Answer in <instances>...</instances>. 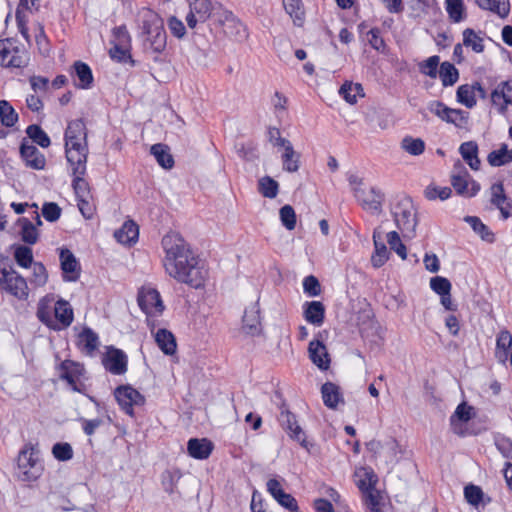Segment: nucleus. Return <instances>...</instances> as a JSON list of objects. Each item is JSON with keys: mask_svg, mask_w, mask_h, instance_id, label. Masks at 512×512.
I'll list each match as a JSON object with an SVG mask.
<instances>
[{"mask_svg": "<svg viewBox=\"0 0 512 512\" xmlns=\"http://www.w3.org/2000/svg\"><path fill=\"white\" fill-rule=\"evenodd\" d=\"M512 349V335L507 330H502L497 336L495 356L504 365L508 361L509 352Z\"/></svg>", "mask_w": 512, "mask_h": 512, "instance_id": "nucleus-29", "label": "nucleus"}, {"mask_svg": "<svg viewBox=\"0 0 512 512\" xmlns=\"http://www.w3.org/2000/svg\"><path fill=\"white\" fill-rule=\"evenodd\" d=\"M155 342L159 349L166 355H173L177 350L176 339L167 329H159L155 333Z\"/></svg>", "mask_w": 512, "mask_h": 512, "instance_id": "nucleus-32", "label": "nucleus"}, {"mask_svg": "<svg viewBox=\"0 0 512 512\" xmlns=\"http://www.w3.org/2000/svg\"><path fill=\"white\" fill-rule=\"evenodd\" d=\"M38 0H20L16 9V21L19 27H23L27 23L26 12L37 10Z\"/></svg>", "mask_w": 512, "mask_h": 512, "instance_id": "nucleus-50", "label": "nucleus"}, {"mask_svg": "<svg viewBox=\"0 0 512 512\" xmlns=\"http://www.w3.org/2000/svg\"><path fill=\"white\" fill-rule=\"evenodd\" d=\"M224 21L227 25V28H233L234 31L231 34L238 36L240 38L246 36V30L244 24L233 14L231 11L224 12Z\"/></svg>", "mask_w": 512, "mask_h": 512, "instance_id": "nucleus-55", "label": "nucleus"}, {"mask_svg": "<svg viewBox=\"0 0 512 512\" xmlns=\"http://www.w3.org/2000/svg\"><path fill=\"white\" fill-rule=\"evenodd\" d=\"M52 454L58 461H69L73 458L72 446L67 442H59L53 445Z\"/></svg>", "mask_w": 512, "mask_h": 512, "instance_id": "nucleus-58", "label": "nucleus"}, {"mask_svg": "<svg viewBox=\"0 0 512 512\" xmlns=\"http://www.w3.org/2000/svg\"><path fill=\"white\" fill-rule=\"evenodd\" d=\"M59 377L65 380L75 392L84 393L85 385L81 382L84 375V366L72 360H64L59 366Z\"/></svg>", "mask_w": 512, "mask_h": 512, "instance_id": "nucleus-9", "label": "nucleus"}, {"mask_svg": "<svg viewBox=\"0 0 512 512\" xmlns=\"http://www.w3.org/2000/svg\"><path fill=\"white\" fill-rule=\"evenodd\" d=\"M439 77L444 87L452 86L458 81L459 72L452 63L445 61L440 65Z\"/></svg>", "mask_w": 512, "mask_h": 512, "instance_id": "nucleus-42", "label": "nucleus"}, {"mask_svg": "<svg viewBox=\"0 0 512 512\" xmlns=\"http://www.w3.org/2000/svg\"><path fill=\"white\" fill-rule=\"evenodd\" d=\"M130 50L131 46H120L113 44L109 50V55L113 60L119 63L130 62L132 65H134V60L132 59Z\"/></svg>", "mask_w": 512, "mask_h": 512, "instance_id": "nucleus-52", "label": "nucleus"}, {"mask_svg": "<svg viewBox=\"0 0 512 512\" xmlns=\"http://www.w3.org/2000/svg\"><path fill=\"white\" fill-rule=\"evenodd\" d=\"M428 109L442 121L453 124L459 129L468 128L469 113L466 111L450 108L441 101L430 102Z\"/></svg>", "mask_w": 512, "mask_h": 512, "instance_id": "nucleus-7", "label": "nucleus"}, {"mask_svg": "<svg viewBox=\"0 0 512 512\" xmlns=\"http://www.w3.org/2000/svg\"><path fill=\"white\" fill-rule=\"evenodd\" d=\"M43 464L38 457V451L31 443L20 450L17 459V476L22 481H35L43 472Z\"/></svg>", "mask_w": 512, "mask_h": 512, "instance_id": "nucleus-3", "label": "nucleus"}, {"mask_svg": "<svg viewBox=\"0 0 512 512\" xmlns=\"http://www.w3.org/2000/svg\"><path fill=\"white\" fill-rule=\"evenodd\" d=\"M28 55L17 41L11 38L0 40V65L5 68H23L28 64Z\"/></svg>", "mask_w": 512, "mask_h": 512, "instance_id": "nucleus-6", "label": "nucleus"}, {"mask_svg": "<svg viewBox=\"0 0 512 512\" xmlns=\"http://www.w3.org/2000/svg\"><path fill=\"white\" fill-rule=\"evenodd\" d=\"M451 185L457 194L463 197H473L480 191V184L471 178L467 169L460 162L454 165Z\"/></svg>", "mask_w": 512, "mask_h": 512, "instance_id": "nucleus-8", "label": "nucleus"}, {"mask_svg": "<svg viewBox=\"0 0 512 512\" xmlns=\"http://www.w3.org/2000/svg\"><path fill=\"white\" fill-rule=\"evenodd\" d=\"M283 226L288 230H293L296 226V214L291 205H284L279 211Z\"/></svg>", "mask_w": 512, "mask_h": 512, "instance_id": "nucleus-62", "label": "nucleus"}, {"mask_svg": "<svg viewBox=\"0 0 512 512\" xmlns=\"http://www.w3.org/2000/svg\"><path fill=\"white\" fill-rule=\"evenodd\" d=\"M136 22L142 35L145 36L147 49L156 54L162 53L167 44L162 18L154 10L142 7L137 12Z\"/></svg>", "mask_w": 512, "mask_h": 512, "instance_id": "nucleus-2", "label": "nucleus"}, {"mask_svg": "<svg viewBox=\"0 0 512 512\" xmlns=\"http://www.w3.org/2000/svg\"><path fill=\"white\" fill-rule=\"evenodd\" d=\"M401 147L409 154L418 156L425 150V143L420 138L405 137L401 142Z\"/></svg>", "mask_w": 512, "mask_h": 512, "instance_id": "nucleus-53", "label": "nucleus"}, {"mask_svg": "<svg viewBox=\"0 0 512 512\" xmlns=\"http://www.w3.org/2000/svg\"><path fill=\"white\" fill-rule=\"evenodd\" d=\"M259 193L269 199H273L278 195L279 183L270 176H264L258 181Z\"/></svg>", "mask_w": 512, "mask_h": 512, "instance_id": "nucleus-45", "label": "nucleus"}, {"mask_svg": "<svg viewBox=\"0 0 512 512\" xmlns=\"http://www.w3.org/2000/svg\"><path fill=\"white\" fill-rule=\"evenodd\" d=\"M14 257L18 265L23 268H28L34 263L32 249L27 246H18L15 249Z\"/></svg>", "mask_w": 512, "mask_h": 512, "instance_id": "nucleus-59", "label": "nucleus"}, {"mask_svg": "<svg viewBox=\"0 0 512 512\" xmlns=\"http://www.w3.org/2000/svg\"><path fill=\"white\" fill-rule=\"evenodd\" d=\"M112 44L131 46V37L125 25H120L112 30Z\"/></svg>", "mask_w": 512, "mask_h": 512, "instance_id": "nucleus-63", "label": "nucleus"}, {"mask_svg": "<svg viewBox=\"0 0 512 512\" xmlns=\"http://www.w3.org/2000/svg\"><path fill=\"white\" fill-rule=\"evenodd\" d=\"M85 174H73L72 186L77 199L91 198L88 182L83 178Z\"/></svg>", "mask_w": 512, "mask_h": 512, "instance_id": "nucleus-57", "label": "nucleus"}, {"mask_svg": "<svg viewBox=\"0 0 512 512\" xmlns=\"http://www.w3.org/2000/svg\"><path fill=\"white\" fill-rule=\"evenodd\" d=\"M31 283L35 286H44L48 280L45 266L41 262H34L32 265Z\"/></svg>", "mask_w": 512, "mask_h": 512, "instance_id": "nucleus-61", "label": "nucleus"}, {"mask_svg": "<svg viewBox=\"0 0 512 512\" xmlns=\"http://www.w3.org/2000/svg\"><path fill=\"white\" fill-rule=\"evenodd\" d=\"M440 63V57L438 55H433L428 59L419 63V71L421 74L429 76L430 78L435 79L437 77V69Z\"/></svg>", "mask_w": 512, "mask_h": 512, "instance_id": "nucleus-54", "label": "nucleus"}, {"mask_svg": "<svg viewBox=\"0 0 512 512\" xmlns=\"http://www.w3.org/2000/svg\"><path fill=\"white\" fill-rule=\"evenodd\" d=\"M60 262L63 272V279L69 282H75L80 277V264L74 254L66 248L60 250Z\"/></svg>", "mask_w": 512, "mask_h": 512, "instance_id": "nucleus-18", "label": "nucleus"}, {"mask_svg": "<svg viewBox=\"0 0 512 512\" xmlns=\"http://www.w3.org/2000/svg\"><path fill=\"white\" fill-rule=\"evenodd\" d=\"M490 100L499 114H506L508 106L512 105V80L500 82L492 90Z\"/></svg>", "mask_w": 512, "mask_h": 512, "instance_id": "nucleus-13", "label": "nucleus"}, {"mask_svg": "<svg viewBox=\"0 0 512 512\" xmlns=\"http://www.w3.org/2000/svg\"><path fill=\"white\" fill-rule=\"evenodd\" d=\"M213 443L207 438H191L187 443V451L189 456L194 459H207L213 451Z\"/></svg>", "mask_w": 512, "mask_h": 512, "instance_id": "nucleus-24", "label": "nucleus"}, {"mask_svg": "<svg viewBox=\"0 0 512 512\" xmlns=\"http://www.w3.org/2000/svg\"><path fill=\"white\" fill-rule=\"evenodd\" d=\"M138 304L147 315H158L164 310L160 293L154 288H143L138 294Z\"/></svg>", "mask_w": 512, "mask_h": 512, "instance_id": "nucleus-12", "label": "nucleus"}, {"mask_svg": "<svg viewBox=\"0 0 512 512\" xmlns=\"http://www.w3.org/2000/svg\"><path fill=\"white\" fill-rule=\"evenodd\" d=\"M354 196L365 210L372 213L381 212L384 196L375 188L364 189L362 187H355Z\"/></svg>", "mask_w": 512, "mask_h": 512, "instance_id": "nucleus-11", "label": "nucleus"}, {"mask_svg": "<svg viewBox=\"0 0 512 512\" xmlns=\"http://www.w3.org/2000/svg\"><path fill=\"white\" fill-rule=\"evenodd\" d=\"M102 364L111 374L122 375L127 371V355L120 349L109 347L102 358Z\"/></svg>", "mask_w": 512, "mask_h": 512, "instance_id": "nucleus-14", "label": "nucleus"}, {"mask_svg": "<svg viewBox=\"0 0 512 512\" xmlns=\"http://www.w3.org/2000/svg\"><path fill=\"white\" fill-rule=\"evenodd\" d=\"M139 236V228L138 225L132 221H125L122 227L115 231L114 237L115 239L125 245H132L137 242Z\"/></svg>", "mask_w": 512, "mask_h": 512, "instance_id": "nucleus-27", "label": "nucleus"}, {"mask_svg": "<svg viewBox=\"0 0 512 512\" xmlns=\"http://www.w3.org/2000/svg\"><path fill=\"white\" fill-rule=\"evenodd\" d=\"M0 121L6 127H12L18 121V114L6 100L0 101Z\"/></svg>", "mask_w": 512, "mask_h": 512, "instance_id": "nucleus-46", "label": "nucleus"}, {"mask_svg": "<svg viewBox=\"0 0 512 512\" xmlns=\"http://www.w3.org/2000/svg\"><path fill=\"white\" fill-rule=\"evenodd\" d=\"M243 329L246 333L256 335L261 330L260 312L254 305L247 308L243 315Z\"/></svg>", "mask_w": 512, "mask_h": 512, "instance_id": "nucleus-31", "label": "nucleus"}, {"mask_svg": "<svg viewBox=\"0 0 512 512\" xmlns=\"http://www.w3.org/2000/svg\"><path fill=\"white\" fill-rule=\"evenodd\" d=\"M322 398L325 406L331 409H335L339 402L342 401L339 387L332 383L326 382L321 388Z\"/></svg>", "mask_w": 512, "mask_h": 512, "instance_id": "nucleus-38", "label": "nucleus"}, {"mask_svg": "<svg viewBox=\"0 0 512 512\" xmlns=\"http://www.w3.org/2000/svg\"><path fill=\"white\" fill-rule=\"evenodd\" d=\"M279 422L282 428L289 434V436L298 441L301 446L307 447L305 433L298 425L296 416L289 410H282L279 416Z\"/></svg>", "mask_w": 512, "mask_h": 512, "instance_id": "nucleus-17", "label": "nucleus"}, {"mask_svg": "<svg viewBox=\"0 0 512 512\" xmlns=\"http://www.w3.org/2000/svg\"><path fill=\"white\" fill-rule=\"evenodd\" d=\"M17 224L20 227L19 235L23 242L33 245L38 241L37 227L28 218H19Z\"/></svg>", "mask_w": 512, "mask_h": 512, "instance_id": "nucleus-37", "label": "nucleus"}, {"mask_svg": "<svg viewBox=\"0 0 512 512\" xmlns=\"http://www.w3.org/2000/svg\"><path fill=\"white\" fill-rule=\"evenodd\" d=\"M99 337L90 327H84L77 336V347L87 355L93 356L99 347Z\"/></svg>", "mask_w": 512, "mask_h": 512, "instance_id": "nucleus-23", "label": "nucleus"}, {"mask_svg": "<svg viewBox=\"0 0 512 512\" xmlns=\"http://www.w3.org/2000/svg\"><path fill=\"white\" fill-rule=\"evenodd\" d=\"M446 11L454 23H459L465 18V7L463 0H445Z\"/></svg>", "mask_w": 512, "mask_h": 512, "instance_id": "nucleus-47", "label": "nucleus"}, {"mask_svg": "<svg viewBox=\"0 0 512 512\" xmlns=\"http://www.w3.org/2000/svg\"><path fill=\"white\" fill-rule=\"evenodd\" d=\"M465 221L472 227L475 233H477L483 241L493 243L495 241L494 233L485 225L480 218L476 216H466Z\"/></svg>", "mask_w": 512, "mask_h": 512, "instance_id": "nucleus-40", "label": "nucleus"}, {"mask_svg": "<svg viewBox=\"0 0 512 512\" xmlns=\"http://www.w3.org/2000/svg\"><path fill=\"white\" fill-rule=\"evenodd\" d=\"M53 307V297L45 296L40 299L38 303L36 315L39 321L45 324L47 327L58 330L59 327L56 325L53 318Z\"/></svg>", "mask_w": 512, "mask_h": 512, "instance_id": "nucleus-26", "label": "nucleus"}, {"mask_svg": "<svg viewBox=\"0 0 512 512\" xmlns=\"http://www.w3.org/2000/svg\"><path fill=\"white\" fill-rule=\"evenodd\" d=\"M55 323L59 322L63 328L69 327L74 319L71 305L64 299H59L53 307Z\"/></svg>", "mask_w": 512, "mask_h": 512, "instance_id": "nucleus-28", "label": "nucleus"}, {"mask_svg": "<svg viewBox=\"0 0 512 512\" xmlns=\"http://www.w3.org/2000/svg\"><path fill=\"white\" fill-rule=\"evenodd\" d=\"M471 409L472 408L465 403H461L457 406L454 414L451 416V425L455 433L461 434L460 431L457 430V421H469L471 419Z\"/></svg>", "mask_w": 512, "mask_h": 512, "instance_id": "nucleus-56", "label": "nucleus"}, {"mask_svg": "<svg viewBox=\"0 0 512 512\" xmlns=\"http://www.w3.org/2000/svg\"><path fill=\"white\" fill-rule=\"evenodd\" d=\"M387 242L390 249L395 251L403 260L407 258L406 246L402 243L399 234L396 231H391L387 234Z\"/></svg>", "mask_w": 512, "mask_h": 512, "instance_id": "nucleus-60", "label": "nucleus"}, {"mask_svg": "<svg viewBox=\"0 0 512 512\" xmlns=\"http://www.w3.org/2000/svg\"><path fill=\"white\" fill-rule=\"evenodd\" d=\"M0 287L14 297L25 300L29 290L25 278L19 275L11 265L0 263Z\"/></svg>", "mask_w": 512, "mask_h": 512, "instance_id": "nucleus-5", "label": "nucleus"}, {"mask_svg": "<svg viewBox=\"0 0 512 512\" xmlns=\"http://www.w3.org/2000/svg\"><path fill=\"white\" fill-rule=\"evenodd\" d=\"M392 214L398 229L404 236L414 235L417 225L416 212L413 201L407 196L398 198L392 207Z\"/></svg>", "mask_w": 512, "mask_h": 512, "instance_id": "nucleus-4", "label": "nucleus"}, {"mask_svg": "<svg viewBox=\"0 0 512 512\" xmlns=\"http://www.w3.org/2000/svg\"><path fill=\"white\" fill-rule=\"evenodd\" d=\"M487 161L493 167L505 165L512 161V149L509 150L506 144H502L499 149L489 153Z\"/></svg>", "mask_w": 512, "mask_h": 512, "instance_id": "nucleus-41", "label": "nucleus"}, {"mask_svg": "<svg viewBox=\"0 0 512 512\" xmlns=\"http://www.w3.org/2000/svg\"><path fill=\"white\" fill-rule=\"evenodd\" d=\"M212 12L211 0H194L190 3V12L186 16L187 25L193 29L198 22H205Z\"/></svg>", "mask_w": 512, "mask_h": 512, "instance_id": "nucleus-16", "label": "nucleus"}, {"mask_svg": "<svg viewBox=\"0 0 512 512\" xmlns=\"http://www.w3.org/2000/svg\"><path fill=\"white\" fill-rule=\"evenodd\" d=\"M65 154L72 168V174H85L88 157L87 143L76 144L74 147L65 146Z\"/></svg>", "mask_w": 512, "mask_h": 512, "instance_id": "nucleus-15", "label": "nucleus"}, {"mask_svg": "<svg viewBox=\"0 0 512 512\" xmlns=\"http://www.w3.org/2000/svg\"><path fill=\"white\" fill-rule=\"evenodd\" d=\"M491 203L496 206L503 217L507 219L512 216V200L508 199L502 182L494 183L491 188Z\"/></svg>", "mask_w": 512, "mask_h": 512, "instance_id": "nucleus-19", "label": "nucleus"}, {"mask_svg": "<svg viewBox=\"0 0 512 512\" xmlns=\"http://www.w3.org/2000/svg\"><path fill=\"white\" fill-rule=\"evenodd\" d=\"M303 317L304 319L314 325L321 326L325 319V306L320 301L306 302L303 306Z\"/></svg>", "mask_w": 512, "mask_h": 512, "instance_id": "nucleus-25", "label": "nucleus"}, {"mask_svg": "<svg viewBox=\"0 0 512 512\" xmlns=\"http://www.w3.org/2000/svg\"><path fill=\"white\" fill-rule=\"evenodd\" d=\"M479 8L489 10L500 18H506L510 12L509 0H475Z\"/></svg>", "mask_w": 512, "mask_h": 512, "instance_id": "nucleus-34", "label": "nucleus"}, {"mask_svg": "<svg viewBox=\"0 0 512 512\" xmlns=\"http://www.w3.org/2000/svg\"><path fill=\"white\" fill-rule=\"evenodd\" d=\"M456 97L459 103L469 109L473 108L477 103L473 87L469 84L460 85L457 89Z\"/></svg>", "mask_w": 512, "mask_h": 512, "instance_id": "nucleus-49", "label": "nucleus"}, {"mask_svg": "<svg viewBox=\"0 0 512 512\" xmlns=\"http://www.w3.org/2000/svg\"><path fill=\"white\" fill-rule=\"evenodd\" d=\"M339 93L350 104H355L358 96H364L361 84L347 81L340 87Z\"/></svg>", "mask_w": 512, "mask_h": 512, "instance_id": "nucleus-43", "label": "nucleus"}, {"mask_svg": "<svg viewBox=\"0 0 512 512\" xmlns=\"http://www.w3.org/2000/svg\"><path fill=\"white\" fill-rule=\"evenodd\" d=\"M309 358L320 370H327L330 367L331 359L328 350L321 340L314 339L308 346Z\"/></svg>", "mask_w": 512, "mask_h": 512, "instance_id": "nucleus-20", "label": "nucleus"}, {"mask_svg": "<svg viewBox=\"0 0 512 512\" xmlns=\"http://www.w3.org/2000/svg\"><path fill=\"white\" fill-rule=\"evenodd\" d=\"M75 75L79 79L77 87L88 89L93 83V74L91 68L82 61H76L73 65Z\"/></svg>", "mask_w": 512, "mask_h": 512, "instance_id": "nucleus-39", "label": "nucleus"}, {"mask_svg": "<svg viewBox=\"0 0 512 512\" xmlns=\"http://www.w3.org/2000/svg\"><path fill=\"white\" fill-rule=\"evenodd\" d=\"M373 243L375 251L371 257L373 267L380 268L389 259V253L386 245L381 241V232L375 229L373 232Z\"/></svg>", "mask_w": 512, "mask_h": 512, "instance_id": "nucleus-30", "label": "nucleus"}, {"mask_svg": "<svg viewBox=\"0 0 512 512\" xmlns=\"http://www.w3.org/2000/svg\"><path fill=\"white\" fill-rule=\"evenodd\" d=\"M20 154L25 161L26 166L35 170L44 169L46 164L45 156L34 145L29 144L25 139L21 143Z\"/></svg>", "mask_w": 512, "mask_h": 512, "instance_id": "nucleus-21", "label": "nucleus"}, {"mask_svg": "<svg viewBox=\"0 0 512 512\" xmlns=\"http://www.w3.org/2000/svg\"><path fill=\"white\" fill-rule=\"evenodd\" d=\"M463 45L471 47L476 53L484 51L483 39L479 37L475 31L471 28H467L463 31Z\"/></svg>", "mask_w": 512, "mask_h": 512, "instance_id": "nucleus-51", "label": "nucleus"}, {"mask_svg": "<svg viewBox=\"0 0 512 512\" xmlns=\"http://www.w3.org/2000/svg\"><path fill=\"white\" fill-rule=\"evenodd\" d=\"M87 143L86 126L82 119L68 123L65 131V146L74 147L76 144Z\"/></svg>", "mask_w": 512, "mask_h": 512, "instance_id": "nucleus-22", "label": "nucleus"}, {"mask_svg": "<svg viewBox=\"0 0 512 512\" xmlns=\"http://www.w3.org/2000/svg\"><path fill=\"white\" fill-rule=\"evenodd\" d=\"M425 197L429 200H435L437 198L446 200L451 196L452 190L450 187H438L429 185L426 187Z\"/></svg>", "mask_w": 512, "mask_h": 512, "instance_id": "nucleus-64", "label": "nucleus"}, {"mask_svg": "<svg viewBox=\"0 0 512 512\" xmlns=\"http://www.w3.org/2000/svg\"><path fill=\"white\" fill-rule=\"evenodd\" d=\"M114 395L121 409L129 416H134V406H142L145 403V397L130 385L117 387Z\"/></svg>", "mask_w": 512, "mask_h": 512, "instance_id": "nucleus-10", "label": "nucleus"}, {"mask_svg": "<svg viewBox=\"0 0 512 512\" xmlns=\"http://www.w3.org/2000/svg\"><path fill=\"white\" fill-rule=\"evenodd\" d=\"M283 7L296 26H302L305 19V9L302 0H282Z\"/></svg>", "mask_w": 512, "mask_h": 512, "instance_id": "nucleus-36", "label": "nucleus"}, {"mask_svg": "<svg viewBox=\"0 0 512 512\" xmlns=\"http://www.w3.org/2000/svg\"><path fill=\"white\" fill-rule=\"evenodd\" d=\"M283 170L293 173L300 167V155L294 150L293 146H288L282 156Z\"/></svg>", "mask_w": 512, "mask_h": 512, "instance_id": "nucleus-44", "label": "nucleus"}, {"mask_svg": "<svg viewBox=\"0 0 512 512\" xmlns=\"http://www.w3.org/2000/svg\"><path fill=\"white\" fill-rule=\"evenodd\" d=\"M26 133L28 137L38 144L42 148H47L50 146V138L46 134V132L36 124H31L26 128Z\"/></svg>", "mask_w": 512, "mask_h": 512, "instance_id": "nucleus-48", "label": "nucleus"}, {"mask_svg": "<svg viewBox=\"0 0 512 512\" xmlns=\"http://www.w3.org/2000/svg\"><path fill=\"white\" fill-rule=\"evenodd\" d=\"M459 153L472 170L480 168L481 162L478 158V145L476 142L467 141L462 143L459 147Z\"/></svg>", "mask_w": 512, "mask_h": 512, "instance_id": "nucleus-33", "label": "nucleus"}, {"mask_svg": "<svg viewBox=\"0 0 512 512\" xmlns=\"http://www.w3.org/2000/svg\"><path fill=\"white\" fill-rule=\"evenodd\" d=\"M162 246L165 251L163 265L170 277L195 289L204 286L207 278L204 262L180 234L168 233L162 239Z\"/></svg>", "mask_w": 512, "mask_h": 512, "instance_id": "nucleus-1", "label": "nucleus"}, {"mask_svg": "<svg viewBox=\"0 0 512 512\" xmlns=\"http://www.w3.org/2000/svg\"><path fill=\"white\" fill-rule=\"evenodd\" d=\"M151 154L155 157L157 163L164 169H172L174 166V159L170 153L167 145L157 143L151 146Z\"/></svg>", "mask_w": 512, "mask_h": 512, "instance_id": "nucleus-35", "label": "nucleus"}]
</instances>
